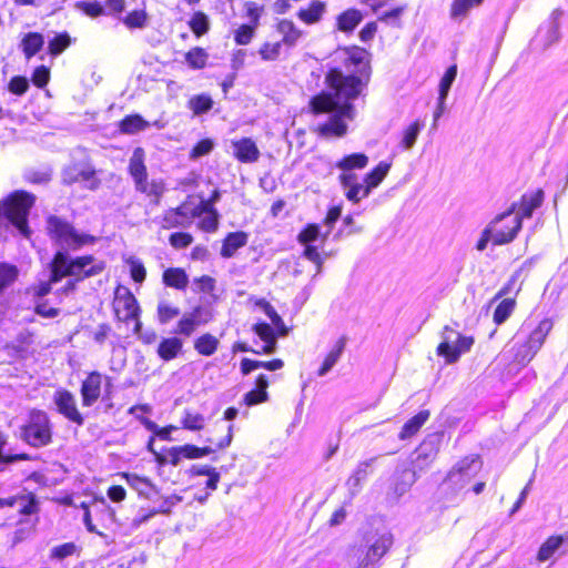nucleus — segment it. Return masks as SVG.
Returning a JSON list of instances; mask_svg holds the SVG:
<instances>
[{
    "label": "nucleus",
    "instance_id": "obj_26",
    "mask_svg": "<svg viewBox=\"0 0 568 568\" xmlns=\"http://www.w3.org/2000/svg\"><path fill=\"white\" fill-rule=\"evenodd\" d=\"M326 10V4L320 0H312L306 8H301L296 16L306 24L318 22Z\"/></svg>",
    "mask_w": 568,
    "mask_h": 568
},
{
    "label": "nucleus",
    "instance_id": "obj_56",
    "mask_svg": "<svg viewBox=\"0 0 568 568\" xmlns=\"http://www.w3.org/2000/svg\"><path fill=\"white\" fill-rule=\"evenodd\" d=\"M369 193H371V190H368V186L366 184L358 182L345 191V196L348 201H351L353 203H358L362 199L367 197L369 195Z\"/></svg>",
    "mask_w": 568,
    "mask_h": 568
},
{
    "label": "nucleus",
    "instance_id": "obj_32",
    "mask_svg": "<svg viewBox=\"0 0 568 568\" xmlns=\"http://www.w3.org/2000/svg\"><path fill=\"white\" fill-rule=\"evenodd\" d=\"M284 363L282 359H272L268 362L253 361L250 358H243L241 361V372L243 375H247L255 369L265 368L267 371H277L283 367Z\"/></svg>",
    "mask_w": 568,
    "mask_h": 568
},
{
    "label": "nucleus",
    "instance_id": "obj_34",
    "mask_svg": "<svg viewBox=\"0 0 568 568\" xmlns=\"http://www.w3.org/2000/svg\"><path fill=\"white\" fill-rule=\"evenodd\" d=\"M429 417L428 410H422L418 414H416L414 417L408 419L404 426L402 427V430L399 433L400 439H407L414 436L420 427L427 422Z\"/></svg>",
    "mask_w": 568,
    "mask_h": 568
},
{
    "label": "nucleus",
    "instance_id": "obj_31",
    "mask_svg": "<svg viewBox=\"0 0 568 568\" xmlns=\"http://www.w3.org/2000/svg\"><path fill=\"white\" fill-rule=\"evenodd\" d=\"M122 23L130 30L145 29L149 26L150 17L145 11V6L142 8L130 11L121 19Z\"/></svg>",
    "mask_w": 568,
    "mask_h": 568
},
{
    "label": "nucleus",
    "instance_id": "obj_28",
    "mask_svg": "<svg viewBox=\"0 0 568 568\" xmlns=\"http://www.w3.org/2000/svg\"><path fill=\"white\" fill-rule=\"evenodd\" d=\"M363 14L357 9H347L336 19L337 30L348 33L355 30V28L362 22Z\"/></svg>",
    "mask_w": 568,
    "mask_h": 568
},
{
    "label": "nucleus",
    "instance_id": "obj_47",
    "mask_svg": "<svg viewBox=\"0 0 568 568\" xmlns=\"http://www.w3.org/2000/svg\"><path fill=\"white\" fill-rule=\"evenodd\" d=\"M515 308V301L511 298L503 300L496 307L494 312V322L497 325L503 324L507 321V318L511 315Z\"/></svg>",
    "mask_w": 568,
    "mask_h": 568
},
{
    "label": "nucleus",
    "instance_id": "obj_43",
    "mask_svg": "<svg viewBox=\"0 0 568 568\" xmlns=\"http://www.w3.org/2000/svg\"><path fill=\"white\" fill-rule=\"evenodd\" d=\"M424 128V122L416 120L413 123H410L404 131H403V138L400 141V146L404 150H409L414 146L420 131Z\"/></svg>",
    "mask_w": 568,
    "mask_h": 568
},
{
    "label": "nucleus",
    "instance_id": "obj_20",
    "mask_svg": "<svg viewBox=\"0 0 568 568\" xmlns=\"http://www.w3.org/2000/svg\"><path fill=\"white\" fill-rule=\"evenodd\" d=\"M248 242V234L243 231L229 233L223 240L221 247V256L231 258L237 250L244 247Z\"/></svg>",
    "mask_w": 568,
    "mask_h": 568
},
{
    "label": "nucleus",
    "instance_id": "obj_36",
    "mask_svg": "<svg viewBox=\"0 0 568 568\" xmlns=\"http://www.w3.org/2000/svg\"><path fill=\"white\" fill-rule=\"evenodd\" d=\"M163 282L166 286L185 290L189 284V277L182 268L172 267L164 271Z\"/></svg>",
    "mask_w": 568,
    "mask_h": 568
},
{
    "label": "nucleus",
    "instance_id": "obj_24",
    "mask_svg": "<svg viewBox=\"0 0 568 568\" xmlns=\"http://www.w3.org/2000/svg\"><path fill=\"white\" fill-rule=\"evenodd\" d=\"M183 348V342L181 338L173 336L163 338L158 345L156 353L164 362H170L176 358Z\"/></svg>",
    "mask_w": 568,
    "mask_h": 568
},
{
    "label": "nucleus",
    "instance_id": "obj_8",
    "mask_svg": "<svg viewBox=\"0 0 568 568\" xmlns=\"http://www.w3.org/2000/svg\"><path fill=\"white\" fill-rule=\"evenodd\" d=\"M113 307L116 316L125 322L136 321V329L140 328L141 323L138 321L140 315V307L136 298L131 291L125 286H118L114 293Z\"/></svg>",
    "mask_w": 568,
    "mask_h": 568
},
{
    "label": "nucleus",
    "instance_id": "obj_21",
    "mask_svg": "<svg viewBox=\"0 0 568 568\" xmlns=\"http://www.w3.org/2000/svg\"><path fill=\"white\" fill-rule=\"evenodd\" d=\"M48 232L52 240L61 245H69L71 240V226L57 216L48 219Z\"/></svg>",
    "mask_w": 568,
    "mask_h": 568
},
{
    "label": "nucleus",
    "instance_id": "obj_4",
    "mask_svg": "<svg viewBox=\"0 0 568 568\" xmlns=\"http://www.w3.org/2000/svg\"><path fill=\"white\" fill-rule=\"evenodd\" d=\"M516 205H511L507 211L497 214L486 226L494 237V245H505L511 243L519 231L521 222L515 213Z\"/></svg>",
    "mask_w": 568,
    "mask_h": 568
},
{
    "label": "nucleus",
    "instance_id": "obj_38",
    "mask_svg": "<svg viewBox=\"0 0 568 568\" xmlns=\"http://www.w3.org/2000/svg\"><path fill=\"white\" fill-rule=\"evenodd\" d=\"M390 169V163L382 161L364 178V183L368 186V190L377 187L387 175Z\"/></svg>",
    "mask_w": 568,
    "mask_h": 568
},
{
    "label": "nucleus",
    "instance_id": "obj_13",
    "mask_svg": "<svg viewBox=\"0 0 568 568\" xmlns=\"http://www.w3.org/2000/svg\"><path fill=\"white\" fill-rule=\"evenodd\" d=\"M103 375L99 372H91L81 384V399L83 406L94 405L101 395Z\"/></svg>",
    "mask_w": 568,
    "mask_h": 568
},
{
    "label": "nucleus",
    "instance_id": "obj_1",
    "mask_svg": "<svg viewBox=\"0 0 568 568\" xmlns=\"http://www.w3.org/2000/svg\"><path fill=\"white\" fill-rule=\"evenodd\" d=\"M328 92H322L311 100V109L315 114L328 113L327 122L318 126L323 136H343L347 125L345 119L353 120L355 110L352 101L355 100L362 88V81L354 74L345 75L338 69H331L326 77Z\"/></svg>",
    "mask_w": 568,
    "mask_h": 568
},
{
    "label": "nucleus",
    "instance_id": "obj_5",
    "mask_svg": "<svg viewBox=\"0 0 568 568\" xmlns=\"http://www.w3.org/2000/svg\"><path fill=\"white\" fill-rule=\"evenodd\" d=\"M481 469L478 456H467L459 460L448 473L445 485L455 491L464 489Z\"/></svg>",
    "mask_w": 568,
    "mask_h": 568
},
{
    "label": "nucleus",
    "instance_id": "obj_9",
    "mask_svg": "<svg viewBox=\"0 0 568 568\" xmlns=\"http://www.w3.org/2000/svg\"><path fill=\"white\" fill-rule=\"evenodd\" d=\"M393 545V536L388 531L376 532L366 539V554L361 559L359 568L374 567Z\"/></svg>",
    "mask_w": 568,
    "mask_h": 568
},
{
    "label": "nucleus",
    "instance_id": "obj_51",
    "mask_svg": "<svg viewBox=\"0 0 568 568\" xmlns=\"http://www.w3.org/2000/svg\"><path fill=\"white\" fill-rule=\"evenodd\" d=\"M70 44V37L68 33L55 34L48 43V50L51 55H58L65 50Z\"/></svg>",
    "mask_w": 568,
    "mask_h": 568
},
{
    "label": "nucleus",
    "instance_id": "obj_15",
    "mask_svg": "<svg viewBox=\"0 0 568 568\" xmlns=\"http://www.w3.org/2000/svg\"><path fill=\"white\" fill-rule=\"evenodd\" d=\"M211 320L209 312L202 307H195L192 312L184 314L178 323L175 333L190 336L197 326L206 324Z\"/></svg>",
    "mask_w": 568,
    "mask_h": 568
},
{
    "label": "nucleus",
    "instance_id": "obj_55",
    "mask_svg": "<svg viewBox=\"0 0 568 568\" xmlns=\"http://www.w3.org/2000/svg\"><path fill=\"white\" fill-rule=\"evenodd\" d=\"M165 190L164 183L162 180H152L148 183V180L144 182V190H136L138 192L148 194L149 196L155 197V204L160 202L161 196L163 195Z\"/></svg>",
    "mask_w": 568,
    "mask_h": 568
},
{
    "label": "nucleus",
    "instance_id": "obj_62",
    "mask_svg": "<svg viewBox=\"0 0 568 568\" xmlns=\"http://www.w3.org/2000/svg\"><path fill=\"white\" fill-rule=\"evenodd\" d=\"M253 331L263 342L276 339L275 332L268 323H257L254 325Z\"/></svg>",
    "mask_w": 568,
    "mask_h": 568
},
{
    "label": "nucleus",
    "instance_id": "obj_37",
    "mask_svg": "<svg viewBox=\"0 0 568 568\" xmlns=\"http://www.w3.org/2000/svg\"><path fill=\"white\" fill-rule=\"evenodd\" d=\"M219 344L220 342L214 335L205 333L194 341V349L200 355L211 356L217 351Z\"/></svg>",
    "mask_w": 568,
    "mask_h": 568
},
{
    "label": "nucleus",
    "instance_id": "obj_50",
    "mask_svg": "<svg viewBox=\"0 0 568 568\" xmlns=\"http://www.w3.org/2000/svg\"><path fill=\"white\" fill-rule=\"evenodd\" d=\"M456 75L457 67L450 65L444 73L443 78L440 79L438 97H440L442 99H447L448 92L452 88L453 82L456 79Z\"/></svg>",
    "mask_w": 568,
    "mask_h": 568
},
{
    "label": "nucleus",
    "instance_id": "obj_19",
    "mask_svg": "<svg viewBox=\"0 0 568 568\" xmlns=\"http://www.w3.org/2000/svg\"><path fill=\"white\" fill-rule=\"evenodd\" d=\"M11 507L22 515H32L38 511V505L33 496H13L0 498V508Z\"/></svg>",
    "mask_w": 568,
    "mask_h": 568
},
{
    "label": "nucleus",
    "instance_id": "obj_52",
    "mask_svg": "<svg viewBox=\"0 0 568 568\" xmlns=\"http://www.w3.org/2000/svg\"><path fill=\"white\" fill-rule=\"evenodd\" d=\"M180 315V308L166 302H160L158 305V317L161 324H166Z\"/></svg>",
    "mask_w": 568,
    "mask_h": 568
},
{
    "label": "nucleus",
    "instance_id": "obj_17",
    "mask_svg": "<svg viewBox=\"0 0 568 568\" xmlns=\"http://www.w3.org/2000/svg\"><path fill=\"white\" fill-rule=\"evenodd\" d=\"M129 173L131 174L135 190H144V182L148 180L146 166L144 165V151L136 148L129 163Z\"/></svg>",
    "mask_w": 568,
    "mask_h": 568
},
{
    "label": "nucleus",
    "instance_id": "obj_54",
    "mask_svg": "<svg viewBox=\"0 0 568 568\" xmlns=\"http://www.w3.org/2000/svg\"><path fill=\"white\" fill-rule=\"evenodd\" d=\"M320 237L324 241L325 239L322 235L321 227L317 224H308L300 234L298 241L302 244H312L317 241Z\"/></svg>",
    "mask_w": 568,
    "mask_h": 568
},
{
    "label": "nucleus",
    "instance_id": "obj_16",
    "mask_svg": "<svg viewBox=\"0 0 568 568\" xmlns=\"http://www.w3.org/2000/svg\"><path fill=\"white\" fill-rule=\"evenodd\" d=\"M233 155L242 163H254L260 158V150L251 138L232 141Z\"/></svg>",
    "mask_w": 568,
    "mask_h": 568
},
{
    "label": "nucleus",
    "instance_id": "obj_61",
    "mask_svg": "<svg viewBox=\"0 0 568 568\" xmlns=\"http://www.w3.org/2000/svg\"><path fill=\"white\" fill-rule=\"evenodd\" d=\"M170 244L178 250L185 248L193 242V236L189 233H172L169 239Z\"/></svg>",
    "mask_w": 568,
    "mask_h": 568
},
{
    "label": "nucleus",
    "instance_id": "obj_18",
    "mask_svg": "<svg viewBox=\"0 0 568 568\" xmlns=\"http://www.w3.org/2000/svg\"><path fill=\"white\" fill-rule=\"evenodd\" d=\"M276 31L282 36V45L288 49L296 47L303 36L302 30L288 19H281L276 24Z\"/></svg>",
    "mask_w": 568,
    "mask_h": 568
},
{
    "label": "nucleus",
    "instance_id": "obj_27",
    "mask_svg": "<svg viewBox=\"0 0 568 568\" xmlns=\"http://www.w3.org/2000/svg\"><path fill=\"white\" fill-rule=\"evenodd\" d=\"M346 346V337L342 336L339 337L328 354L326 355L322 366L320 367L317 375L318 376H325L333 367L334 365L339 361L344 349Z\"/></svg>",
    "mask_w": 568,
    "mask_h": 568
},
{
    "label": "nucleus",
    "instance_id": "obj_59",
    "mask_svg": "<svg viewBox=\"0 0 568 568\" xmlns=\"http://www.w3.org/2000/svg\"><path fill=\"white\" fill-rule=\"evenodd\" d=\"M58 410L67 418L71 419V394L69 392H58L54 397Z\"/></svg>",
    "mask_w": 568,
    "mask_h": 568
},
{
    "label": "nucleus",
    "instance_id": "obj_25",
    "mask_svg": "<svg viewBox=\"0 0 568 568\" xmlns=\"http://www.w3.org/2000/svg\"><path fill=\"white\" fill-rule=\"evenodd\" d=\"M71 274V261L68 251L57 252L50 268V282H58L62 277Z\"/></svg>",
    "mask_w": 568,
    "mask_h": 568
},
{
    "label": "nucleus",
    "instance_id": "obj_33",
    "mask_svg": "<svg viewBox=\"0 0 568 568\" xmlns=\"http://www.w3.org/2000/svg\"><path fill=\"white\" fill-rule=\"evenodd\" d=\"M368 163V158L364 153H352L345 155L335 163V168L341 171L351 172L353 170L364 169Z\"/></svg>",
    "mask_w": 568,
    "mask_h": 568
},
{
    "label": "nucleus",
    "instance_id": "obj_35",
    "mask_svg": "<svg viewBox=\"0 0 568 568\" xmlns=\"http://www.w3.org/2000/svg\"><path fill=\"white\" fill-rule=\"evenodd\" d=\"M150 125L140 114H131L120 121L119 129L124 134H135L148 129Z\"/></svg>",
    "mask_w": 568,
    "mask_h": 568
},
{
    "label": "nucleus",
    "instance_id": "obj_30",
    "mask_svg": "<svg viewBox=\"0 0 568 568\" xmlns=\"http://www.w3.org/2000/svg\"><path fill=\"white\" fill-rule=\"evenodd\" d=\"M43 45L44 37L38 32H29L24 34L20 43L27 60H30L33 55H36Z\"/></svg>",
    "mask_w": 568,
    "mask_h": 568
},
{
    "label": "nucleus",
    "instance_id": "obj_53",
    "mask_svg": "<svg viewBox=\"0 0 568 568\" xmlns=\"http://www.w3.org/2000/svg\"><path fill=\"white\" fill-rule=\"evenodd\" d=\"M255 26L242 24L234 32V41L239 45L248 44L255 36Z\"/></svg>",
    "mask_w": 568,
    "mask_h": 568
},
{
    "label": "nucleus",
    "instance_id": "obj_58",
    "mask_svg": "<svg viewBox=\"0 0 568 568\" xmlns=\"http://www.w3.org/2000/svg\"><path fill=\"white\" fill-rule=\"evenodd\" d=\"M438 449L433 440H424L417 449L416 462L419 460H432L435 458Z\"/></svg>",
    "mask_w": 568,
    "mask_h": 568
},
{
    "label": "nucleus",
    "instance_id": "obj_10",
    "mask_svg": "<svg viewBox=\"0 0 568 568\" xmlns=\"http://www.w3.org/2000/svg\"><path fill=\"white\" fill-rule=\"evenodd\" d=\"M199 216L197 210L182 204L175 209H169L161 219L162 229H185L191 226L194 219Z\"/></svg>",
    "mask_w": 568,
    "mask_h": 568
},
{
    "label": "nucleus",
    "instance_id": "obj_46",
    "mask_svg": "<svg viewBox=\"0 0 568 568\" xmlns=\"http://www.w3.org/2000/svg\"><path fill=\"white\" fill-rule=\"evenodd\" d=\"M282 42H264L258 49V55L264 62H273L278 60L282 52Z\"/></svg>",
    "mask_w": 568,
    "mask_h": 568
},
{
    "label": "nucleus",
    "instance_id": "obj_3",
    "mask_svg": "<svg viewBox=\"0 0 568 568\" xmlns=\"http://www.w3.org/2000/svg\"><path fill=\"white\" fill-rule=\"evenodd\" d=\"M34 200L32 194L26 191H17L0 205V214L14 225L24 237H29L31 233L27 217Z\"/></svg>",
    "mask_w": 568,
    "mask_h": 568
},
{
    "label": "nucleus",
    "instance_id": "obj_23",
    "mask_svg": "<svg viewBox=\"0 0 568 568\" xmlns=\"http://www.w3.org/2000/svg\"><path fill=\"white\" fill-rule=\"evenodd\" d=\"M195 210H197L199 216L205 214L199 223L200 229L207 233L215 232L219 226V213L213 207L212 203L202 202Z\"/></svg>",
    "mask_w": 568,
    "mask_h": 568
},
{
    "label": "nucleus",
    "instance_id": "obj_44",
    "mask_svg": "<svg viewBox=\"0 0 568 568\" xmlns=\"http://www.w3.org/2000/svg\"><path fill=\"white\" fill-rule=\"evenodd\" d=\"M189 27L192 30V32L197 37H202L210 30V20L209 17L202 12L196 11L193 13L189 21Z\"/></svg>",
    "mask_w": 568,
    "mask_h": 568
},
{
    "label": "nucleus",
    "instance_id": "obj_42",
    "mask_svg": "<svg viewBox=\"0 0 568 568\" xmlns=\"http://www.w3.org/2000/svg\"><path fill=\"white\" fill-rule=\"evenodd\" d=\"M564 544V538L561 536H551L549 537L539 548L537 559L539 561L549 560L555 552L561 547Z\"/></svg>",
    "mask_w": 568,
    "mask_h": 568
},
{
    "label": "nucleus",
    "instance_id": "obj_45",
    "mask_svg": "<svg viewBox=\"0 0 568 568\" xmlns=\"http://www.w3.org/2000/svg\"><path fill=\"white\" fill-rule=\"evenodd\" d=\"M182 427L187 430H201L206 424V418L200 413L185 409L182 417Z\"/></svg>",
    "mask_w": 568,
    "mask_h": 568
},
{
    "label": "nucleus",
    "instance_id": "obj_64",
    "mask_svg": "<svg viewBox=\"0 0 568 568\" xmlns=\"http://www.w3.org/2000/svg\"><path fill=\"white\" fill-rule=\"evenodd\" d=\"M267 400V392L266 390H260V389H253L245 394L244 402L247 406L257 405L260 403H263Z\"/></svg>",
    "mask_w": 568,
    "mask_h": 568
},
{
    "label": "nucleus",
    "instance_id": "obj_22",
    "mask_svg": "<svg viewBox=\"0 0 568 568\" xmlns=\"http://www.w3.org/2000/svg\"><path fill=\"white\" fill-rule=\"evenodd\" d=\"M124 478L128 485L140 496L152 500L158 495L155 486L148 478L140 477L136 474H124Z\"/></svg>",
    "mask_w": 568,
    "mask_h": 568
},
{
    "label": "nucleus",
    "instance_id": "obj_2",
    "mask_svg": "<svg viewBox=\"0 0 568 568\" xmlns=\"http://www.w3.org/2000/svg\"><path fill=\"white\" fill-rule=\"evenodd\" d=\"M551 328L552 322L548 318H544L537 324L526 321L511 341L514 362L521 366L528 364L542 346Z\"/></svg>",
    "mask_w": 568,
    "mask_h": 568
},
{
    "label": "nucleus",
    "instance_id": "obj_49",
    "mask_svg": "<svg viewBox=\"0 0 568 568\" xmlns=\"http://www.w3.org/2000/svg\"><path fill=\"white\" fill-rule=\"evenodd\" d=\"M18 277V268L14 265L0 264V292L11 285Z\"/></svg>",
    "mask_w": 568,
    "mask_h": 568
},
{
    "label": "nucleus",
    "instance_id": "obj_7",
    "mask_svg": "<svg viewBox=\"0 0 568 568\" xmlns=\"http://www.w3.org/2000/svg\"><path fill=\"white\" fill-rule=\"evenodd\" d=\"M22 437L34 447L43 446L50 442L51 432L45 413L41 410L31 412L29 423L22 429Z\"/></svg>",
    "mask_w": 568,
    "mask_h": 568
},
{
    "label": "nucleus",
    "instance_id": "obj_60",
    "mask_svg": "<svg viewBox=\"0 0 568 568\" xmlns=\"http://www.w3.org/2000/svg\"><path fill=\"white\" fill-rule=\"evenodd\" d=\"M214 149V142L211 139H203L199 141L190 152V159L196 160L201 156L207 155Z\"/></svg>",
    "mask_w": 568,
    "mask_h": 568
},
{
    "label": "nucleus",
    "instance_id": "obj_48",
    "mask_svg": "<svg viewBox=\"0 0 568 568\" xmlns=\"http://www.w3.org/2000/svg\"><path fill=\"white\" fill-rule=\"evenodd\" d=\"M484 0H454L452 4V18L457 19L465 17L467 12L476 6H479Z\"/></svg>",
    "mask_w": 568,
    "mask_h": 568
},
{
    "label": "nucleus",
    "instance_id": "obj_41",
    "mask_svg": "<svg viewBox=\"0 0 568 568\" xmlns=\"http://www.w3.org/2000/svg\"><path fill=\"white\" fill-rule=\"evenodd\" d=\"M184 59L191 69L201 70L207 63L209 53L203 48L195 47L185 53Z\"/></svg>",
    "mask_w": 568,
    "mask_h": 568
},
{
    "label": "nucleus",
    "instance_id": "obj_29",
    "mask_svg": "<svg viewBox=\"0 0 568 568\" xmlns=\"http://www.w3.org/2000/svg\"><path fill=\"white\" fill-rule=\"evenodd\" d=\"M73 183H81L88 190L94 191L101 184L97 171L91 165H87L81 170L73 168Z\"/></svg>",
    "mask_w": 568,
    "mask_h": 568
},
{
    "label": "nucleus",
    "instance_id": "obj_39",
    "mask_svg": "<svg viewBox=\"0 0 568 568\" xmlns=\"http://www.w3.org/2000/svg\"><path fill=\"white\" fill-rule=\"evenodd\" d=\"M101 506H104V501H93L90 505L84 503L81 504L79 508H77V517L80 516L88 531L95 532L98 535H102L100 531L95 529V526L92 524V513L98 510Z\"/></svg>",
    "mask_w": 568,
    "mask_h": 568
},
{
    "label": "nucleus",
    "instance_id": "obj_6",
    "mask_svg": "<svg viewBox=\"0 0 568 568\" xmlns=\"http://www.w3.org/2000/svg\"><path fill=\"white\" fill-rule=\"evenodd\" d=\"M474 344L471 336H464L448 327L445 328L444 339L438 345L437 353L444 356L447 363L456 362L462 354L468 352Z\"/></svg>",
    "mask_w": 568,
    "mask_h": 568
},
{
    "label": "nucleus",
    "instance_id": "obj_12",
    "mask_svg": "<svg viewBox=\"0 0 568 568\" xmlns=\"http://www.w3.org/2000/svg\"><path fill=\"white\" fill-rule=\"evenodd\" d=\"M104 263L92 255L73 257V284L101 273Z\"/></svg>",
    "mask_w": 568,
    "mask_h": 568
},
{
    "label": "nucleus",
    "instance_id": "obj_11",
    "mask_svg": "<svg viewBox=\"0 0 568 568\" xmlns=\"http://www.w3.org/2000/svg\"><path fill=\"white\" fill-rule=\"evenodd\" d=\"M561 12L556 10L550 18L542 23L536 34L535 41L542 49H548L560 39V19Z\"/></svg>",
    "mask_w": 568,
    "mask_h": 568
},
{
    "label": "nucleus",
    "instance_id": "obj_63",
    "mask_svg": "<svg viewBox=\"0 0 568 568\" xmlns=\"http://www.w3.org/2000/svg\"><path fill=\"white\" fill-rule=\"evenodd\" d=\"M29 89V82L23 77H13L9 83V90L13 94L22 95Z\"/></svg>",
    "mask_w": 568,
    "mask_h": 568
},
{
    "label": "nucleus",
    "instance_id": "obj_57",
    "mask_svg": "<svg viewBox=\"0 0 568 568\" xmlns=\"http://www.w3.org/2000/svg\"><path fill=\"white\" fill-rule=\"evenodd\" d=\"M181 449L183 450L184 458L187 459L201 458L214 452L212 447H197L191 444L181 446Z\"/></svg>",
    "mask_w": 568,
    "mask_h": 568
},
{
    "label": "nucleus",
    "instance_id": "obj_40",
    "mask_svg": "<svg viewBox=\"0 0 568 568\" xmlns=\"http://www.w3.org/2000/svg\"><path fill=\"white\" fill-rule=\"evenodd\" d=\"M213 104L212 98L206 93L193 95L187 101V108L194 115H202L209 112L213 108Z\"/></svg>",
    "mask_w": 568,
    "mask_h": 568
},
{
    "label": "nucleus",
    "instance_id": "obj_14",
    "mask_svg": "<svg viewBox=\"0 0 568 568\" xmlns=\"http://www.w3.org/2000/svg\"><path fill=\"white\" fill-rule=\"evenodd\" d=\"M544 197V191L536 190L531 192H526L525 194L521 195L520 201L518 203L511 204L516 205L515 213L519 217V221L521 223L524 219L531 217L534 212L541 206Z\"/></svg>",
    "mask_w": 568,
    "mask_h": 568
}]
</instances>
